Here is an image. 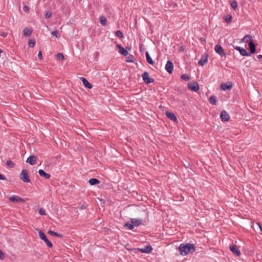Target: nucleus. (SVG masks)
Wrapping results in <instances>:
<instances>
[{
	"label": "nucleus",
	"mask_w": 262,
	"mask_h": 262,
	"mask_svg": "<svg viewBox=\"0 0 262 262\" xmlns=\"http://www.w3.org/2000/svg\"><path fill=\"white\" fill-rule=\"evenodd\" d=\"M179 51L181 52H184V48L183 46H181L180 48H179Z\"/></svg>",
	"instance_id": "obj_46"
},
{
	"label": "nucleus",
	"mask_w": 262,
	"mask_h": 262,
	"mask_svg": "<svg viewBox=\"0 0 262 262\" xmlns=\"http://www.w3.org/2000/svg\"><path fill=\"white\" fill-rule=\"evenodd\" d=\"M0 180H6V178L4 175L0 174Z\"/></svg>",
	"instance_id": "obj_44"
},
{
	"label": "nucleus",
	"mask_w": 262,
	"mask_h": 262,
	"mask_svg": "<svg viewBox=\"0 0 262 262\" xmlns=\"http://www.w3.org/2000/svg\"><path fill=\"white\" fill-rule=\"evenodd\" d=\"M232 88V83L231 82L227 83H222L221 85V89L223 91L231 90Z\"/></svg>",
	"instance_id": "obj_11"
},
{
	"label": "nucleus",
	"mask_w": 262,
	"mask_h": 262,
	"mask_svg": "<svg viewBox=\"0 0 262 262\" xmlns=\"http://www.w3.org/2000/svg\"><path fill=\"white\" fill-rule=\"evenodd\" d=\"M89 183L91 185H95L100 183V181L95 178H92L89 180Z\"/></svg>",
	"instance_id": "obj_23"
},
{
	"label": "nucleus",
	"mask_w": 262,
	"mask_h": 262,
	"mask_svg": "<svg viewBox=\"0 0 262 262\" xmlns=\"http://www.w3.org/2000/svg\"><path fill=\"white\" fill-rule=\"evenodd\" d=\"M38 57L39 59H42V55L41 51H39L38 54Z\"/></svg>",
	"instance_id": "obj_43"
},
{
	"label": "nucleus",
	"mask_w": 262,
	"mask_h": 262,
	"mask_svg": "<svg viewBox=\"0 0 262 262\" xmlns=\"http://www.w3.org/2000/svg\"><path fill=\"white\" fill-rule=\"evenodd\" d=\"M179 250L182 255H186L189 253H192L195 251V247L192 244H181L179 247Z\"/></svg>",
	"instance_id": "obj_1"
},
{
	"label": "nucleus",
	"mask_w": 262,
	"mask_h": 262,
	"mask_svg": "<svg viewBox=\"0 0 262 262\" xmlns=\"http://www.w3.org/2000/svg\"><path fill=\"white\" fill-rule=\"evenodd\" d=\"M38 233L40 238L45 242L47 246L49 247V248H52L53 247V244L47 238L46 234L41 230H39Z\"/></svg>",
	"instance_id": "obj_4"
},
{
	"label": "nucleus",
	"mask_w": 262,
	"mask_h": 262,
	"mask_svg": "<svg viewBox=\"0 0 262 262\" xmlns=\"http://www.w3.org/2000/svg\"><path fill=\"white\" fill-rule=\"evenodd\" d=\"M24 35L29 37L32 34V30L28 28H25L23 30Z\"/></svg>",
	"instance_id": "obj_21"
},
{
	"label": "nucleus",
	"mask_w": 262,
	"mask_h": 262,
	"mask_svg": "<svg viewBox=\"0 0 262 262\" xmlns=\"http://www.w3.org/2000/svg\"><path fill=\"white\" fill-rule=\"evenodd\" d=\"M257 58L258 59H262V57H261V58H258V56H257Z\"/></svg>",
	"instance_id": "obj_51"
},
{
	"label": "nucleus",
	"mask_w": 262,
	"mask_h": 262,
	"mask_svg": "<svg viewBox=\"0 0 262 262\" xmlns=\"http://www.w3.org/2000/svg\"><path fill=\"white\" fill-rule=\"evenodd\" d=\"M230 249L231 252L235 255L239 256L241 255V251L237 248L236 246L234 245H231L230 247Z\"/></svg>",
	"instance_id": "obj_13"
},
{
	"label": "nucleus",
	"mask_w": 262,
	"mask_h": 262,
	"mask_svg": "<svg viewBox=\"0 0 262 262\" xmlns=\"http://www.w3.org/2000/svg\"><path fill=\"white\" fill-rule=\"evenodd\" d=\"M5 255L2 250L0 249V259L3 260L5 258Z\"/></svg>",
	"instance_id": "obj_41"
},
{
	"label": "nucleus",
	"mask_w": 262,
	"mask_h": 262,
	"mask_svg": "<svg viewBox=\"0 0 262 262\" xmlns=\"http://www.w3.org/2000/svg\"><path fill=\"white\" fill-rule=\"evenodd\" d=\"M130 58H133V56L132 55H129L128 57V59L126 60V61L128 62H133V60L132 59H130Z\"/></svg>",
	"instance_id": "obj_42"
},
{
	"label": "nucleus",
	"mask_w": 262,
	"mask_h": 262,
	"mask_svg": "<svg viewBox=\"0 0 262 262\" xmlns=\"http://www.w3.org/2000/svg\"><path fill=\"white\" fill-rule=\"evenodd\" d=\"M107 20L105 16H101L100 17V23L102 26H105L106 24Z\"/></svg>",
	"instance_id": "obj_24"
},
{
	"label": "nucleus",
	"mask_w": 262,
	"mask_h": 262,
	"mask_svg": "<svg viewBox=\"0 0 262 262\" xmlns=\"http://www.w3.org/2000/svg\"><path fill=\"white\" fill-rule=\"evenodd\" d=\"M181 77L182 79H183L186 81H187L190 79L189 76L187 74H182L181 75Z\"/></svg>",
	"instance_id": "obj_30"
},
{
	"label": "nucleus",
	"mask_w": 262,
	"mask_h": 262,
	"mask_svg": "<svg viewBox=\"0 0 262 262\" xmlns=\"http://www.w3.org/2000/svg\"><path fill=\"white\" fill-rule=\"evenodd\" d=\"M38 173L41 177H44L46 179H48L51 177V176L49 173H46L42 169H39L38 171Z\"/></svg>",
	"instance_id": "obj_20"
},
{
	"label": "nucleus",
	"mask_w": 262,
	"mask_h": 262,
	"mask_svg": "<svg viewBox=\"0 0 262 262\" xmlns=\"http://www.w3.org/2000/svg\"><path fill=\"white\" fill-rule=\"evenodd\" d=\"M214 50L215 52L219 54L221 57H226V54L220 45H216L214 47Z\"/></svg>",
	"instance_id": "obj_5"
},
{
	"label": "nucleus",
	"mask_w": 262,
	"mask_h": 262,
	"mask_svg": "<svg viewBox=\"0 0 262 262\" xmlns=\"http://www.w3.org/2000/svg\"><path fill=\"white\" fill-rule=\"evenodd\" d=\"M124 226L125 227H127L128 229H130V230H133L134 228V225L133 223H129V222H127Z\"/></svg>",
	"instance_id": "obj_28"
},
{
	"label": "nucleus",
	"mask_w": 262,
	"mask_h": 262,
	"mask_svg": "<svg viewBox=\"0 0 262 262\" xmlns=\"http://www.w3.org/2000/svg\"><path fill=\"white\" fill-rule=\"evenodd\" d=\"M48 233L52 236H57V237H58L60 238L62 237V235L61 234H58L54 231H51V230L48 231Z\"/></svg>",
	"instance_id": "obj_27"
},
{
	"label": "nucleus",
	"mask_w": 262,
	"mask_h": 262,
	"mask_svg": "<svg viewBox=\"0 0 262 262\" xmlns=\"http://www.w3.org/2000/svg\"><path fill=\"white\" fill-rule=\"evenodd\" d=\"M1 36H2L4 37H5L7 36V33L6 32H3L1 34Z\"/></svg>",
	"instance_id": "obj_47"
},
{
	"label": "nucleus",
	"mask_w": 262,
	"mask_h": 262,
	"mask_svg": "<svg viewBox=\"0 0 262 262\" xmlns=\"http://www.w3.org/2000/svg\"><path fill=\"white\" fill-rule=\"evenodd\" d=\"M7 165L9 166L10 167H13L14 166V164L13 162L11 161H7Z\"/></svg>",
	"instance_id": "obj_39"
},
{
	"label": "nucleus",
	"mask_w": 262,
	"mask_h": 262,
	"mask_svg": "<svg viewBox=\"0 0 262 262\" xmlns=\"http://www.w3.org/2000/svg\"><path fill=\"white\" fill-rule=\"evenodd\" d=\"M52 15V13L49 11H47L45 12V17L46 18H49L51 17Z\"/></svg>",
	"instance_id": "obj_36"
},
{
	"label": "nucleus",
	"mask_w": 262,
	"mask_h": 262,
	"mask_svg": "<svg viewBox=\"0 0 262 262\" xmlns=\"http://www.w3.org/2000/svg\"><path fill=\"white\" fill-rule=\"evenodd\" d=\"M208 54H205L203 55L201 58V59L199 61V64L203 66L205 65L208 61Z\"/></svg>",
	"instance_id": "obj_14"
},
{
	"label": "nucleus",
	"mask_w": 262,
	"mask_h": 262,
	"mask_svg": "<svg viewBox=\"0 0 262 262\" xmlns=\"http://www.w3.org/2000/svg\"><path fill=\"white\" fill-rule=\"evenodd\" d=\"M201 40H205V39L201 38Z\"/></svg>",
	"instance_id": "obj_53"
},
{
	"label": "nucleus",
	"mask_w": 262,
	"mask_h": 262,
	"mask_svg": "<svg viewBox=\"0 0 262 262\" xmlns=\"http://www.w3.org/2000/svg\"><path fill=\"white\" fill-rule=\"evenodd\" d=\"M249 49L250 51V54H254L255 52L256 48L255 45L252 40H250L248 42Z\"/></svg>",
	"instance_id": "obj_16"
},
{
	"label": "nucleus",
	"mask_w": 262,
	"mask_h": 262,
	"mask_svg": "<svg viewBox=\"0 0 262 262\" xmlns=\"http://www.w3.org/2000/svg\"><path fill=\"white\" fill-rule=\"evenodd\" d=\"M57 57L60 60H62L64 59V56L61 53H59L57 54L56 55Z\"/></svg>",
	"instance_id": "obj_37"
},
{
	"label": "nucleus",
	"mask_w": 262,
	"mask_h": 262,
	"mask_svg": "<svg viewBox=\"0 0 262 262\" xmlns=\"http://www.w3.org/2000/svg\"><path fill=\"white\" fill-rule=\"evenodd\" d=\"M51 34H52V35H53L54 36H55L57 38H59L60 37V35L58 31H54L52 32Z\"/></svg>",
	"instance_id": "obj_34"
},
{
	"label": "nucleus",
	"mask_w": 262,
	"mask_h": 262,
	"mask_svg": "<svg viewBox=\"0 0 262 262\" xmlns=\"http://www.w3.org/2000/svg\"><path fill=\"white\" fill-rule=\"evenodd\" d=\"M23 11L26 13H29L30 11V9L28 6L25 5L23 7Z\"/></svg>",
	"instance_id": "obj_40"
},
{
	"label": "nucleus",
	"mask_w": 262,
	"mask_h": 262,
	"mask_svg": "<svg viewBox=\"0 0 262 262\" xmlns=\"http://www.w3.org/2000/svg\"><path fill=\"white\" fill-rule=\"evenodd\" d=\"M115 35L116 36L118 37L119 38H123L124 37L122 32L120 30L117 31L115 33Z\"/></svg>",
	"instance_id": "obj_31"
},
{
	"label": "nucleus",
	"mask_w": 262,
	"mask_h": 262,
	"mask_svg": "<svg viewBox=\"0 0 262 262\" xmlns=\"http://www.w3.org/2000/svg\"><path fill=\"white\" fill-rule=\"evenodd\" d=\"M37 157L34 156V155H32V156H29L27 160H26V162L27 163H29L30 164L33 165H34L36 162V161H37Z\"/></svg>",
	"instance_id": "obj_12"
},
{
	"label": "nucleus",
	"mask_w": 262,
	"mask_h": 262,
	"mask_svg": "<svg viewBox=\"0 0 262 262\" xmlns=\"http://www.w3.org/2000/svg\"><path fill=\"white\" fill-rule=\"evenodd\" d=\"M166 116L168 118L173 121H177V118L176 115L170 112H166Z\"/></svg>",
	"instance_id": "obj_19"
},
{
	"label": "nucleus",
	"mask_w": 262,
	"mask_h": 262,
	"mask_svg": "<svg viewBox=\"0 0 262 262\" xmlns=\"http://www.w3.org/2000/svg\"><path fill=\"white\" fill-rule=\"evenodd\" d=\"M81 209H83V208H85V207L83 206V205H82L81 207Z\"/></svg>",
	"instance_id": "obj_50"
},
{
	"label": "nucleus",
	"mask_w": 262,
	"mask_h": 262,
	"mask_svg": "<svg viewBox=\"0 0 262 262\" xmlns=\"http://www.w3.org/2000/svg\"><path fill=\"white\" fill-rule=\"evenodd\" d=\"M257 224L259 227V229H260V230L261 232V234L262 235V226L260 225V224L259 223H258Z\"/></svg>",
	"instance_id": "obj_48"
},
{
	"label": "nucleus",
	"mask_w": 262,
	"mask_h": 262,
	"mask_svg": "<svg viewBox=\"0 0 262 262\" xmlns=\"http://www.w3.org/2000/svg\"><path fill=\"white\" fill-rule=\"evenodd\" d=\"M209 101L211 104L215 105L216 103V97L215 96H211L209 99Z\"/></svg>",
	"instance_id": "obj_25"
},
{
	"label": "nucleus",
	"mask_w": 262,
	"mask_h": 262,
	"mask_svg": "<svg viewBox=\"0 0 262 262\" xmlns=\"http://www.w3.org/2000/svg\"><path fill=\"white\" fill-rule=\"evenodd\" d=\"M165 70L169 73L171 74L173 70V64L170 60H168L165 66Z\"/></svg>",
	"instance_id": "obj_10"
},
{
	"label": "nucleus",
	"mask_w": 262,
	"mask_h": 262,
	"mask_svg": "<svg viewBox=\"0 0 262 262\" xmlns=\"http://www.w3.org/2000/svg\"><path fill=\"white\" fill-rule=\"evenodd\" d=\"M252 36L250 35H247L244 37V38L242 39V41L243 42H247L249 41V40L251 39Z\"/></svg>",
	"instance_id": "obj_29"
},
{
	"label": "nucleus",
	"mask_w": 262,
	"mask_h": 262,
	"mask_svg": "<svg viewBox=\"0 0 262 262\" xmlns=\"http://www.w3.org/2000/svg\"><path fill=\"white\" fill-rule=\"evenodd\" d=\"M39 213L40 215H46V212L43 208H40L39 209Z\"/></svg>",
	"instance_id": "obj_38"
},
{
	"label": "nucleus",
	"mask_w": 262,
	"mask_h": 262,
	"mask_svg": "<svg viewBox=\"0 0 262 262\" xmlns=\"http://www.w3.org/2000/svg\"><path fill=\"white\" fill-rule=\"evenodd\" d=\"M80 79L81 80L83 85L88 89H92V85L84 77H80Z\"/></svg>",
	"instance_id": "obj_17"
},
{
	"label": "nucleus",
	"mask_w": 262,
	"mask_h": 262,
	"mask_svg": "<svg viewBox=\"0 0 262 262\" xmlns=\"http://www.w3.org/2000/svg\"><path fill=\"white\" fill-rule=\"evenodd\" d=\"M20 179L24 182L30 183L31 182L28 176L27 169H23L20 174Z\"/></svg>",
	"instance_id": "obj_3"
},
{
	"label": "nucleus",
	"mask_w": 262,
	"mask_h": 262,
	"mask_svg": "<svg viewBox=\"0 0 262 262\" xmlns=\"http://www.w3.org/2000/svg\"><path fill=\"white\" fill-rule=\"evenodd\" d=\"M35 45V41L34 39H30L28 41V45L30 47L33 48Z\"/></svg>",
	"instance_id": "obj_32"
},
{
	"label": "nucleus",
	"mask_w": 262,
	"mask_h": 262,
	"mask_svg": "<svg viewBox=\"0 0 262 262\" xmlns=\"http://www.w3.org/2000/svg\"><path fill=\"white\" fill-rule=\"evenodd\" d=\"M145 56H146V60H147V62L150 64H151V65H153L154 63H155V62L154 61L151 59V58L150 57L149 53L148 52H146V53H145Z\"/></svg>",
	"instance_id": "obj_22"
},
{
	"label": "nucleus",
	"mask_w": 262,
	"mask_h": 262,
	"mask_svg": "<svg viewBox=\"0 0 262 262\" xmlns=\"http://www.w3.org/2000/svg\"><path fill=\"white\" fill-rule=\"evenodd\" d=\"M242 48L238 47V46H236V47H234L235 50L238 51L239 52L241 51Z\"/></svg>",
	"instance_id": "obj_45"
},
{
	"label": "nucleus",
	"mask_w": 262,
	"mask_h": 262,
	"mask_svg": "<svg viewBox=\"0 0 262 262\" xmlns=\"http://www.w3.org/2000/svg\"><path fill=\"white\" fill-rule=\"evenodd\" d=\"M132 250L134 251L135 252H136V251H139L143 253H150L152 250V248L150 245H148L143 248H138L134 249Z\"/></svg>",
	"instance_id": "obj_2"
},
{
	"label": "nucleus",
	"mask_w": 262,
	"mask_h": 262,
	"mask_svg": "<svg viewBox=\"0 0 262 262\" xmlns=\"http://www.w3.org/2000/svg\"><path fill=\"white\" fill-rule=\"evenodd\" d=\"M225 19L227 23H230L232 20V16L231 15H227L226 17H225Z\"/></svg>",
	"instance_id": "obj_33"
},
{
	"label": "nucleus",
	"mask_w": 262,
	"mask_h": 262,
	"mask_svg": "<svg viewBox=\"0 0 262 262\" xmlns=\"http://www.w3.org/2000/svg\"><path fill=\"white\" fill-rule=\"evenodd\" d=\"M188 89L192 92H197L199 90L198 83L196 81L188 83Z\"/></svg>",
	"instance_id": "obj_6"
},
{
	"label": "nucleus",
	"mask_w": 262,
	"mask_h": 262,
	"mask_svg": "<svg viewBox=\"0 0 262 262\" xmlns=\"http://www.w3.org/2000/svg\"><path fill=\"white\" fill-rule=\"evenodd\" d=\"M142 77L144 82L147 84H149L154 82V79L149 77L148 73L147 72H144L142 74Z\"/></svg>",
	"instance_id": "obj_7"
},
{
	"label": "nucleus",
	"mask_w": 262,
	"mask_h": 262,
	"mask_svg": "<svg viewBox=\"0 0 262 262\" xmlns=\"http://www.w3.org/2000/svg\"><path fill=\"white\" fill-rule=\"evenodd\" d=\"M201 40H205V39L201 38Z\"/></svg>",
	"instance_id": "obj_52"
},
{
	"label": "nucleus",
	"mask_w": 262,
	"mask_h": 262,
	"mask_svg": "<svg viewBox=\"0 0 262 262\" xmlns=\"http://www.w3.org/2000/svg\"><path fill=\"white\" fill-rule=\"evenodd\" d=\"M258 58H262V55H258Z\"/></svg>",
	"instance_id": "obj_49"
},
{
	"label": "nucleus",
	"mask_w": 262,
	"mask_h": 262,
	"mask_svg": "<svg viewBox=\"0 0 262 262\" xmlns=\"http://www.w3.org/2000/svg\"><path fill=\"white\" fill-rule=\"evenodd\" d=\"M130 222L133 224L134 226L138 227L142 225V220L141 219H131Z\"/></svg>",
	"instance_id": "obj_18"
},
{
	"label": "nucleus",
	"mask_w": 262,
	"mask_h": 262,
	"mask_svg": "<svg viewBox=\"0 0 262 262\" xmlns=\"http://www.w3.org/2000/svg\"><path fill=\"white\" fill-rule=\"evenodd\" d=\"M9 200L10 202H13V203H15V202L25 203V201L23 199H22L21 197H20L18 195H13L12 196L10 197L9 198Z\"/></svg>",
	"instance_id": "obj_9"
},
{
	"label": "nucleus",
	"mask_w": 262,
	"mask_h": 262,
	"mask_svg": "<svg viewBox=\"0 0 262 262\" xmlns=\"http://www.w3.org/2000/svg\"><path fill=\"white\" fill-rule=\"evenodd\" d=\"M231 6L232 7V8L235 10L237 7V2L235 1H233L231 3Z\"/></svg>",
	"instance_id": "obj_35"
},
{
	"label": "nucleus",
	"mask_w": 262,
	"mask_h": 262,
	"mask_svg": "<svg viewBox=\"0 0 262 262\" xmlns=\"http://www.w3.org/2000/svg\"><path fill=\"white\" fill-rule=\"evenodd\" d=\"M220 117L221 120L224 122H227L230 120V116L229 114L225 110L221 112Z\"/></svg>",
	"instance_id": "obj_8"
},
{
	"label": "nucleus",
	"mask_w": 262,
	"mask_h": 262,
	"mask_svg": "<svg viewBox=\"0 0 262 262\" xmlns=\"http://www.w3.org/2000/svg\"><path fill=\"white\" fill-rule=\"evenodd\" d=\"M239 53L241 54V55L244 56H248L250 55V54L247 52V51L244 48H242V49L239 51Z\"/></svg>",
	"instance_id": "obj_26"
},
{
	"label": "nucleus",
	"mask_w": 262,
	"mask_h": 262,
	"mask_svg": "<svg viewBox=\"0 0 262 262\" xmlns=\"http://www.w3.org/2000/svg\"><path fill=\"white\" fill-rule=\"evenodd\" d=\"M116 47L118 49L119 52L121 54L124 55V56H126L128 54L127 51L125 50L123 47H122L120 45L117 44Z\"/></svg>",
	"instance_id": "obj_15"
}]
</instances>
